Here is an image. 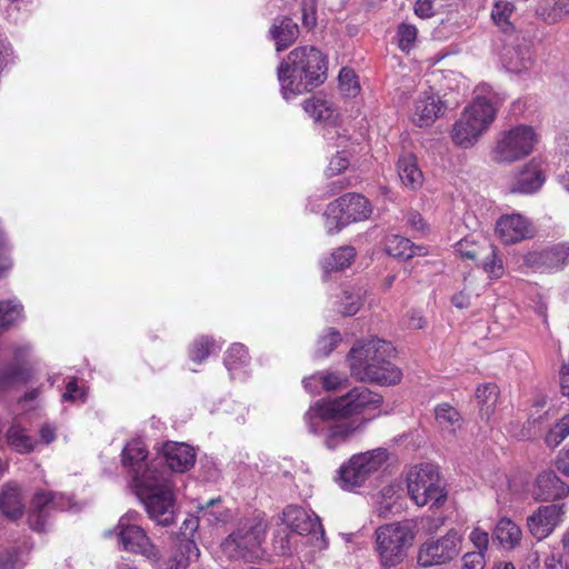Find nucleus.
Returning a JSON list of instances; mask_svg holds the SVG:
<instances>
[{
	"label": "nucleus",
	"instance_id": "nucleus-1",
	"mask_svg": "<svg viewBox=\"0 0 569 569\" xmlns=\"http://www.w3.org/2000/svg\"><path fill=\"white\" fill-rule=\"evenodd\" d=\"M148 451L140 440H132L122 450V463L132 472L134 489L148 517L169 527L176 520L173 483L162 461L147 462Z\"/></svg>",
	"mask_w": 569,
	"mask_h": 569
},
{
	"label": "nucleus",
	"instance_id": "nucleus-2",
	"mask_svg": "<svg viewBox=\"0 0 569 569\" xmlns=\"http://www.w3.org/2000/svg\"><path fill=\"white\" fill-rule=\"evenodd\" d=\"M277 74L284 99L301 94L325 82L326 57L315 47H297L281 61Z\"/></svg>",
	"mask_w": 569,
	"mask_h": 569
},
{
	"label": "nucleus",
	"instance_id": "nucleus-3",
	"mask_svg": "<svg viewBox=\"0 0 569 569\" xmlns=\"http://www.w3.org/2000/svg\"><path fill=\"white\" fill-rule=\"evenodd\" d=\"M395 348L386 340L371 338L357 341L348 353L352 377L360 381L379 385H396L401 380V370L390 359Z\"/></svg>",
	"mask_w": 569,
	"mask_h": 569
},
{
	"label": "nucleus",
	"instance_id": "nucleus-4",
	"mask_svg": "<svg viewBox=\"0 0 569 569\" xmlns=\"http://www.w3.org/2000/svg\"><path fill=\"white\" fill-rule=\"evenodd\" d=\"M382 403V397L367 387H356L333 400H318L305 413V421L310 433L319 435L325 423L337 418H348L367 409H376Z\"/></svg>",
	"mask_w": 569,
	"mask_h": 569
},
{
	"label": "nucleus",
	"instance_id": "nucleus-5",
	"mask_svg": "<svg viewBox=\"0 0 569 569\" xmlns=\"http://www.w3.org/2000/svg\"><path fill=\"white\" fill-rule=\"evenodd\" d=\"M497 109L490 98L476 96L451 129L453 142L462 148L472 147L496 118Z\"/></svg>",
	"mask_w": 569,
	"mask_h": 569
},
{
	"label": "nucleus",
	"instance_id": "nucleus-6",
	"mask_svg": "<svg viewBox=\"0 0 569 569\" xmlns=\"http://www.w3.org/2000/svg\"><path fill=\"white\" fill-rule=\"evenodd\" d=\"M266 529L264 520L259 517L241 521L237 530L223 541V552L231 559L253 561L260 556L259 550Z\"/></svg>",
	"mask_w": 569,
	"mask_h": 569
},
{
	"label": "nucleus",
	"instance_id": "nucleus-7",
	"mask_svg": "<svg viewBox=\"0 0 569 569\" xmlns=\"http://www.w3.org/2000/svg\"><path fill=\"white\" fill-rule=\"evenodd\" d=\"M415 533L408 522H395L376 530V550L382 567H396L406 557V550L412 545Z\"/></svg>",
	"mask_w": 569,
	"mask_h": 569
},
{
	"label": "nucleus",
	"instance_id": "nucleus-8",
	"mask_svg": "<svg viewBox=\"0 0 569 569\" xmlns=\"http://www.w3.org/2000/svg\"><path fill=\"white\" fill-rule=\"evenodd\" d=\"M538 142V136L530 126L520 124L501 131L490 151L495 163H512L529 156Z\"/></svg>",
	"mask_w": 569,
	"mask_h": 569
},
{
	"label": "nucleus",
	"instance_id": "nucleus-9",
	"mask_svg": "<svg viewBox=\"0 0 569 569\" xmlns=\"http://www.w3.org/2000/svg\"><path fill=\"white\" fill-rule=\"evenodd\" d=\"M407 488L417 506H440L447 498L438 468L430 463L416 466L407 476Z\"/></svg>",
	"mask_w": 569,
	"mask_h": 569
},
{
	"label": "nucleus",
	"instance_id": "nucleus-10",
	"mask_svg": "<svg viewBox=\"0 0 569 569\" xmlns=\"http://www.w3.org/2000/svg\"><path fill=\"white\" fill-rule=\"evenodd\" d=\"M141 515L134 510L124 513L116 527L118 542L122 550L144 557L152 563L161 560L160 549L152 542L146 530L139 525Z\"/></svg>",
	"mask_w": 569,
	"mask_h": 569
},
{
	"label": "nucleus",
	"instance_id": "nucleus-11",
	"mask_svg": "<svg viewBox=\"0 0 569 569\" xmlns=\"http://www.w3.org/2000/svg\"><path fill=\"white\" fill-rule=\"evenodd\" d=\"M371 212V204L362 194H343L327 207L325 216L328 233H337L350 223L363 221Z\"/></svg>",
	"mask_w": 569,
	"mask_h": 569
},
{
	"label": "nucleus",
	"instance_id": "nucleus-12",
	"mask_svg": "<svg viewBox=\"0 0 569 569\" xmlns=\"http://www.w3.org/2000/svg\"><path fill=\"white\" fill-rule=\"evenodd\" d=\"M387 449L377 448L367 452L353 455L339 469V481L342 489L351 490L362 486L367 479L380 470L387 462Z\"/></svg>",
	"mask_w": 569,
	"mask_h": 569
},
{
	"label": "nucleus",
	"instance_id": "nucleus-13",
	"mask_svg": "<svg viewBox=\"0 0 569 569\" xmlns=\"http://www.w3.org/2000/svg\"><path fill=\"white\" fill-rule=\"evenodd\" d=\"M461 539L457 531L450 530L436 540L421 545L418 552V565L423 568L447 563L460 552Z\"/></svg>",
	"mask_w": 569,
	"mask_h": 569
},
{
	"label": "nucleus",
	"instance_id": "nucleus-14",
	"mask_svg": "<svg viewBox=\"0 0 569 569\" xmlns=\"http://www.w3.org/2000/svg\"><path fill=\"white\" fill-rule=\"evenodd\" d=\"M563 513V505L540 506L527 518V528L530 535L538 541L546 539L562 522Z\"/></svg>",
	"mask_w": 569,
	"mask_h": 569
},
{
	"label": "nucleus",
	"instance_id": "nucleus-15",
	"mask_svg": "<svg viewBox=\"0 0 569 569\" xmlns=\"http://www.w3.org/2000/svg\"><path fill=\"white\" fill-rule=\"evenodd\" d=\"M501 60L505 68L513 73L529 70L533 64L531 41L516 34L503 47Z\"/></svg>",
	"mask_w": 569,
	"mask_h": 569
},
{
	"label": "nucleus",
	"instance_id": "nucleus-16",
	"mask_svg": "<svg viewBox=\"0 0 569 569\" xmlns=\"http://www.w3.org/2000/svg\"><path fill=\"white\" fill-rule=\"evenodd\" d=\"M69 502L62 495L52 491L38 490L36 491L31 502V513L29 515L30 527L36 531H41L44 528V518L54 510H64Z\"/></svg>",
	"mask_w": 569,
	"mask_h": 569
},
{
	"label": "nucleus",
	"instance_id": "nucleus-17",
	"mask_svg": "<svg viewBox=\"0 0 569 569\" xmlns=\"http://www.w3.org/2000/svg\"><path fill=\"white\" fill-rule=\"evenodd\" d=\"M526 266L537 271L560 270L569 263V242L557 243L540 251L525 256Z\"/></svg>",
	"mask_w": 569,
	"mask_h": 569
},
{
	"label": "nucleus",
	"instance_id": "nucleus-18",
	"mask_svg": "<svg viewBox=\"0 0 569 569\" xmlns=\"http://www.w3.org/2000/svg\"><path fill=\"white\" fill-rule=\"evenodd\" d=\"M446 107L440 97L431 89H425L415 99L412 121L419 127H429L445 114Z\"/></svg>",
	"mask_w": 569,
	"mask_h": 569
},
{
	"label": "nucleus",
	"instance_id": "nucleus-19",
	"mask_svg": "<svg viewBox=\"0 0 569 569\" xmlns=\"http://www.w3.org/2000/svg\"><path fill=\"white\" fill-rule=\"evenodd\" d=\"M496 233L505 244H513L535 236L532 223L519 213L502 216L496 223Z\"/></svg>",
	"mask_w": 569,
	"mask_h": 569
},
{
	"label": "nucleus",
	"instance_id": "nucleus-20",
	"mask_svg": "<svg viewBox=\"0 0 569 569\" xmlns=\"http://www.w3.org/2000/svg\"><path fill=\"white\" fill-rule=\"evenodd\" d=\"M163 468L170 471L184 472L189 470L196 461L193 449L183 442H169L163 447Z\"/></svg>",
	"mask_w": 569,
	"mask_h": 569
},
{
	"label": "nucleus",
	"instance_id": "nucleus-21",
	"mask_svg": "<svg viewBox=\"0 0 569 569\" xmlns=\"http://www.w3.org/2000/svg\"><path fill=\"white\" fill-rule=\"evenodd\" d=\"M283 518L288 527L299 533H318L323 535V529L320 523V519L316 513H309L301 507L288 506L283 510Z\"/></svg>",
	"mask_w": 569,
	"mask_h": 569
},
{
	"label": "nucleus",
	"instance_id": "nucleus-22",
	"mask_svg": "<svg viewBox=\"0 0 569 569\" xmlns=\"http://www.w3.org/2000/svg\"><path fill=\"white\" fill-rule=\"evenodd\" d=\"M569 486L562 481L555 471L541 472L536 480L533 498L539 501H551L566 497Z\"/></svg>",
	"mask_w": 569,
	"mask_h": 569
},
{
	"label": "nucleus",
	"instance_id": "nucleus-23",
	"mask_svg": "<svg viewBox=\"0 0 569 569\" xmlns=\"http://www.w3.org/2000/svg\"><path fill=\"white\" fill-rule=\"evenodd\" d=\"M546 180L542 163L532 159L517 176L510 187L512 193H532L541 188Z\"/></svg>",
	"mask_w": 569,
	"mask_h": 569
},
{
	"label": "nucleus",
	"instance_id": "nucleus-24",
	"mask_svg": "<svg viewBox=\"0 0 569 569\" xmlns=\"http://www.w3.org/2000/svg\"><path fill=\"white\" fill-rule=\"evenodd\" d=\"M269 36L274 41L276 50L283 51L298 39L299 27L290 17H277L269 29Z\"/></svg>",
	"mask_w": 569,
	"mask_h": 569
},
{
	"label": "nucleus",
	"instance_id": "nucleus-25",
	"mask_svg": "<svg viewBox=\"0 0 569 569\" xmlns=\"http://www.w3.org/2000/svg\"><path fill=\"white\" fill-rule=\"evenodd\" d=\"M367 423L366 419L360 421H342L329 427L325 437V446L333 450L349 441L355 435L361 432Z\"/></svg>",
	"mask_w": 569,
	"mask_h": 569
},
{
	"label": "nucleus",
	"instance_id": "nucleus-26",
	"mask_svg": "<svg viewBox=\"0 0 569 569\" xmlns=\"http://www.w3.org/2000/svg\"><path fill=\"white\" fill-rule=\"evenodd\" d=\"M397 169L402 184L407 188L417 190L422 186L423 174L413 154L401 156L398 160Z\"/></svg>",
	"mask_w": 569,
	"mask_h": 569
},
{
	"label": "nucleus",
	"instance_id": "nucleus-27",
	"mask_svg": "<svg viewBox=\"0 0 569 569\" xmlns=\"http://www.w3.org/2000/svg\"><path fill=\"white\" fill-rule=\"evenodd\" d=\"M0 510L12 520L20 518L24 512L21 490L16 485H7L0 492Z\"/></svg>",
	"mask_w": 569,
	"mask_h": 569
},
{
	"label": "nucleus",
	"instance_id": "nucleus-28",
	"mask_svg": "<svg viewBox=\"0 0 569 569\" xmlns=\"http://www.w3.org/2000/svg\"><path fill=\"white\" fill-rule=\"evenodd\" d=\"M522 537V531L518 525H516L509 518H501L492 533V539L505 549H513L519 545Z\"/></svg>",
	"mask_w": 569,
	"mask_h": 569
},
{
	"label": "nucleus",
	"instance_id": "nucleus-29",
	"mask_svg": "<svg viewBox=\"0 0 569 569\" xmlns=\"http://www.w3.org/2000/svg\"><path fill=\"white\" fill-rule=\"evenodd\" d=\"M200 550L192 539H181L168 561V569H188L191 561L198 560Z\"/></svg>",
	"mask_w": 569,
	"mask_h": 569
},
{
	"label": "nucleus",
	"instance_id": "nucleus-30",
	"mask_svg": "<svg viewBox=\"0 0 569 569\" xmlns=\"http://www.w3.org/2000/svg\"><path fill=\"white\" fill-rule=\"evenodd\" d=\"M547 24H555L569 17V0H543L536 10Z\"/></svg>",
	"mask_w": 569,
	"mask_h": 569
},
{
	"label": "nucleus",
	"instance_id": "nucleus-31",
	"mask_svg": "<svg viewBox=\"0 0 569 569\" xmlns=\"http://www.w3.org/2000/svg\"><path fill=\"white\" fill-rule=\"evenodd\" d=\"M387 251L390 256L405 260L427 252L423 247L415 246L409 239L400 236H392L388 240Z\"/></svg>",
	"mask_w": 569,
	"mask_h": 569
},
{
	"label": "nucleus",
	"instance_id": "nucleus-32",
	"mask_svg": "<svg viewBox=\"0 0 569 569\" xmlns=\"http://www.w3.org/2000/svg\"><path fill=\"white\" fill-rule=\"evenodd\" d=\"M436 421L442 431L455 435L461 427L460 413L450 405L441 403L436 410Z\"/></svg>",
	"mask_w": 569,
	"mask_h": 569
},
{
	"label": "nucleus",
	"instance_id": "nucleus-33",
	"mask_svg": "<svg viewBox=\"0 0 569 569\" xmlns=\"http://www.w3.org/2000/svg\"><path fill=\"white\" fill-rule=\"evenodd\" d=\"M7 441L19 453H29L36 447V441L26 429L18 423H13L7 431Z\"/></svg>",
	"mask_w": 569,
	"mask_h": 569
},
{
	"label": "nucleus",
	"instance_id": "nucleus-34",
	"mask_svg": "<svg viewBox=\"0 0 569 569\" xmlns=\"http://www.w3.org/2000/svg\"><path fill=\"white\" fill-rule=\"evenodd\" d=\"M356 257V250L352 247H340L325 259L322 267L326 272L339 271L348 268Z\"/></svg>",
	"mask_w": 569,
	"mask_h": 569
},
{
	"label": "nucleus",
	"instance_id": "nucleus-35",
	"mask_svg": "<svg viewBox=\"0 0 569 569\" xmlns=\"http://www.w3.org/2000/svg\"><path fill=\"white\" fill-rule=\"evenodd\" d=\"M302 107L303 110L316 121L327 122L335 116V109L331 103L320 97L307 99Z\"/></svg>",
	"mask_w": 569,
	"mask_h": 569
},
{
	"label": "nucleus",
	"instance_id": "nucleus-36",
	"mask_svg": "<svg viewBox=\"0 0 569 569\" xmlns=\"http://www.w3.org/2000/svg\"><path fill=\"white\" fill-rule=\"evenodd\" d=\"M515 11L512 2L507 0H497L493 3L491 10V18L496 26H498L503 32H510L513 30V26L510 21V17Z\"/></svg>",
	"mask_w": 569,
	"mask_h": 569
},
{
	"label": "nucleus",
	"instance_id": "nucleus-37",
	"mask_svg": "<svg viewBox=\"0 0 569 569\" xmlns=\"http://www.w3.org/2000/svg\"><path fill=\"white\" fill-rule=\"evenodd\" d=\"M481 267L491 279H499L503 274V263L498 257L495 246H486L481 254Z\"/></svg>",
	"mask_w": 569,
	"mask_h": 569
},
{
	"label": "nucleus",
	"instance_id": "nucleus-38",
	"mask_svg": "<svg viewBox=\"0 0 569 569\" xmlns=\"http://www.w3.org/2000/svg\"><path fill=\"white\" fill-rule=\"evenodd\" d=\"M343 380L336 373L313 375L303 380V387L310 392H315L317 385L321 383L322 388L328 391L337 390L342 386Z\"/></svg>",
	"mask_w": 569,
	"mask_h": 569
},
{
	"label": "nucleus",
	"instance_id": "nucleus-39",
	"mask_svg": "<svg viewBox=\"0 0 569 569\" xmlns=\"http://www.w3.org/2000/svg\"><path fill=\"white\" fill-rule=\"evenodd\" d=\"M569 437V413L557 421L545 435L543 441L548 448L558 447Z\"/></svg>",
	"mask_w": 569,
	"mask_h": 569
},
{
	"label": "nucleus",
	"instance_id": "nucleus-40",
	"mask_svg": "<svg viewBox=\"0 0 569 569\" xmlns=\"http://www.w3.org/2000/svg\"><path fill=\"white\" fill-rule=\"evenodd\" d=\"M22 316V306L16 300L0 301V330H7Z\"/></svg>",
	"mask_w": 569,
	"mask_h": 569
},
{
	"label": "nucleus",
	"instance_id": "nucleus-41",
	"mask_svg": "<svg viewBox=\"0 0 569 569\" xmlns=\"http://www.w3.org/2000/svg\"><path fill=\"white\" fill-rule=\"evenodd\" d=\"M249 363V353L247 348L241 343L232 345L227 351L224 365L229 371L244 367Z\"/></svg>",
	"mask_w": 569,
	"mask_h": 569
},
{
	"label": "nucleus",
	"instance_id": "nucleus-42",
	"mask_svg": "<svg viewBox=\"0 0 569 569\" xmlns=\"http://www.w3.org/2000/svg\"><path fill=\"white\" fill-rule=\"evenodd\" d=\"M24 560L19 548L0 550V569H23Z\"/></svg>",
	"mask_w": 569,
	"mask_h": 569
},
{
	"label": "nucleus",
	"instance_id": "nucleus-43",
	"mask_svg": "<svg viewBox=\"0 0 569 569\" xmlns=\"http://www.w3.org/2000/svg\"><path fill=\"white\" fill-rule=\"evenodd\" d=\"M341 313L343 316H355L362 306L361 289H358L357 291L345 290L341 298Z\"/></svg>",
	"mask_w": 569,
	"mask_h": 569
},
{
	"label": "nucleus",
	"instance_id": "nucleus-44",
	"mask_svg": "<svg viewBox=\"0 0 569 569\" xmlns=\"http://www.w3.org/2000/svg\"><path fill=\"white\" fill-rule=\"evenodd\" d=\"M499 389L495 383L488 382L479 386L476 391V398L481 406H487V410L492 408L498 399Z\"/></svg>",
	"mask_w": 569,
	"mask_h": 569
},
{
	"label": "nucleus",
	"instance_id": "nucleus-45",
	"mask_svg": "<svg viewBox=\"0 0 569 569\" xmlns=\"http://www.w3.org/2000/svg\"><path fill=\"white\" fill-rule=\"evenodd\" d=\"M213 347V340L208 337H201L192 343L190 348V358L194 362L203 361Z\"/></svg>",
	"mask_w": 569,
	"mask_h": 569
},
{
	"label": "nucleus",
	"instance_id": "nucleus-46",
	"mask_svg": "<svg viewBox=\"0 0 569 569\" xmlns=\"http://www.w3.org/2000/svg\"><path fill=\"white\" fill-rule=\"evenodd\" d=\"M301 21L305 28L312 29L317 24L316 0H299Z\"/></svg>",
	"mask_w": 569,
	"mask_h": 569
},
{
	"label": "nucleus",
	"instance_id": "nucleus-47",
	"mask_svg": "<svg viewBox=\"0 0 569 569\" xmlns=\"http://www.w3.org/2000/svg\"><path fill=\"white\" fill-rule=\"evenodd\" d=\"M418 30L413 24L401 23L398 27L399 48L402 51H408L413 46L417 39Z\"/></svg>",
	"mask_w": 569,
	"mask_h": 569
},
{
	"label": "nucleus",
	"instance_id": "nucleus-48",
	"mask_svg": "<svg viewBox=\"0 0 569 569\" xmlns=\"http://www.w3.org/2000/svg\"><path fill=\"white\" fill-rule=\"evenodd\" d=\"M341 341V335L339 331L330 329L328 336H325L318 340L317 356L327 357Z\"/></svg>",
	"mask_w": 569,
	"mask_h": 569
},
{
	"label": "nucleus",
	"instance_id": "nucleus-49",
	"mask_svg": "<svg viewBox=\"0 0 569 569\" xmlns=\"http://www.w3.org/2000/svg\"><path fill=\"white\" fill-rule=\"evenodd\" d=\"M339 83L341 90L348 96H356L360 90L356 74L350 69H342L340 71Z\"/></svg>",
	"mask_w": 569,
	"mask_h": 569
},
{
	"label": "nucleus",
	"instance_id": "nucleus-50",
	"mask_svg": "<svg viewBox=\"0 0 569 569\" xmlns=\"http://www.w3.org/2000/svg\"><path fill=\"white\" fill-rule=\"evenodd\" d=\"M485 247L486 246L481 247L475 242L463 239L456 244V250L463 259L477 260L481 257Z\"/></svg>",
	"mask_w": 569,
	"mask_h": 569
},
{
	"label": "nucleus",
	"instance_id": "nucleus-51",
	"mask_svg": "<svg viewBox=\"0 0 569 569\" xmlns=\"http://www.w3.org/2000/svg\"><path fill=\"white\" fill-rule=\"evenodd\" d=\"M462 569H485V553L478 551L467 552L462 557Z\"/></svg>",
	"mask_w": 569,
	"mask_h": 569
},
{
	"label": "nucleus",
	"instance_id": "nucleus-52",
	"mask_svg": "<svg viewBox=\"0 0 569 569\" xmlns=\"http://www.w3.org/2000/svg\"><path fill=\"white\" fill-rule=\"evenodd\" d=\"M471 542L477 548L478 552L485 553L489 546V535L487 531L475 528L469 536Z\"/></svg>",
	"mask_w": 569,
	"mask_h": 569
},
{
	"label": "nucleus",
	"instance_id": "nucleus-53",
	"mask_svg": "<svg viewBox=\"0 0 569 569\" xmlns=\"http://www.w3.org/2000/svg\"><path fill=\"white\" fill-rule=\"evenodd\" d=\"M349 166V158L346 151L337 152L329 162L328 171L330 174H339Z\"/></svg>",
	"mask_w": 569,
	"mask_h": 569
},
{
	"label": "nucleus",
	"instance_id": "nucleus-54",
	"mask_svg": "<svg viewBox=\"0 0 569 569\" xmlns=\"http://www.w3.org/2000/svg\"><path fill=\"white\" fill-rule=\"evenodd\" d=\"M220 498L218 499H210L206 506L201 507V511L203 513V517H207L208 521L210 522H223L227 519V515H224L221 511L213 512L210 510V508L214 507L216 505L220 503Z\"/></svg>",
	"mask_w": 569,
	"mask_h": 569
},
{
	"label": "nucleus",
	"instance_id": "nucleus-55",
	"mask_svg": "<svg viewBox=\"0 0 569 569\" xmlns=\"http://www.w3.org/2000/svg\"><path fill=\"white\" fill-rule=\"evenodd\" d=\"M84 391L78 387V381L73 378L67 383L62 399L64 401L84 400Z\"/></svg>",
	"mask_w": 569,
	"mask_h": 569
},
{
	"label": "nucleus",
	"instance_id": "nucleus-56",
	"mask_svg": "<svg viewBox=\"0 0 569 569\" xmlns=\"http://www.w3.org/2000/svg\"><path fill=\"white\" fill-rule=\"evenodd\" d=\"M555 466L557 470L566 477H569V443L559 450Z\"/></svg>",
	"mask_w": 569,
	"mask_h": 569
},
{
	"label": "nucleus",
	"instance_id": "nucleus-57",
	"mask_svg": "<svg viewBox=\"0 0 569 569\" xmlns=\"http://www.w3.org/2000/svg\"><path fill=\"white\" fill-rule=\"evenodd\" d=\"M436 0H418L415 4V13L420 18H430L435 14L433 3Z\"/></svg>",
	"mask_w": 569,
	"mask_h": 569
},
{
	"label": "nucleus",
	"instance_id": "nucleus-58",
	"mask_svg": "<svg viewBox=\"0 0 569 569\" xmlns=\"http://www.w3.org/2000/svg\"><path fill=\"white\" fill-rule=\"evenodd\" d=\"M407 223L415 231H425L427 228L422 216L417 211H410L407 213Z\"/></svg>",
	"mask_w": 569,
	"mask_h": 569
},
{
	"label": "nucleus",
	"instance_id": "nucleus-59",
	"mask_svg": "<svg viewBox=\"0 0 569 569\" xmlns=\"http://www.w3.org/2000/svg\"><path fill=\"white\" fill-rule=\"evenodd\" d=\"M545 569H569L561 555H549L543 561Z\"/></svg>",
	"mask_w": 569,
	"mask_h": 569
},
{
	"label": "nucleus",
	"instance_id": "nucleus-60",
	"mask_svg": "<svg viewBox=\"0 0 569 569\" xmlns=\"http://www.w3.org/2000/svg\"><path fill=\"white\" fill-rule=\"evenodd\" d=\"M57 436V429L51 423H43L39 430L40 441L44 445H49L54 441Z\"/></svg>",
	"mask_w": 569,
	"mask_h": 569
},
{
	"label": "nucleus",
	"instance_id": "nucleus-61",
	"mask_svg": "<svg viewBox=\"0 0 569 569\" xmlns=\"http://www.w3.org/2000/svg\"><path fill=\"white\" fill-rule=\"evenodd\" d=\"M550 409L548 410H532L527 421L529 427H536L550 419Z\"/></svg>",
	"mask_w": 569,
	"mask_h": 569
},
{
	"label": "nucleus",
	"instance_id": "nucleus-62",
	"mask_svg": "<svg viewBox=\"0 0 569 569\" xmlns=\"http://www.w3.org/2000/svg\"><path fill=\"white\" fill-rule=\"evenodd\" d=\"M198 528V519L189 518L186 519L181 527V535L184 537L183 539H190L189 536L192 535Z\"/></svg>",
	"mask_w": 569,
	"mask_h": 569
},
{
	"label": "nucleus",
	"instance_id": "nucleus-63",
	"mask_svg": "<svg viewBox=\"0 0 569 569\" xmlns=\"http://www.w3.org/2000/svg\"><path fill=\"white\" fill-rule=\"evenodd\" d=\"M560 388L563 396L569 397V363L562 366L560 371Z\"/></svg>",
	"mask_w": 569,
	"mask_h": 569
},
{
	"label": "nucleus",
	"instance_id": "nucleus-64",
	"mask_svg": "<svg viewBox=\"0 0 569 569\" xmlns=\"http://www.w3.org/2000/svg\"><path fill=\"white\" fill-rule=\"evenodd\" d=\"M451 302L459 309L467 308L470 303L469 297L463 292H458L452 296Z\"/></svg>",
	"mask_w": 569,
	"mask_h": 569
}]
</instances>
